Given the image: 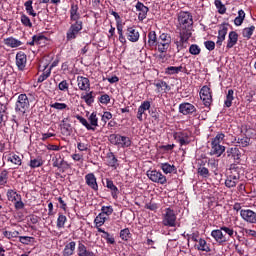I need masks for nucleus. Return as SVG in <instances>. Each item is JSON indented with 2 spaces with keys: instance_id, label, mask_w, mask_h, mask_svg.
<instances>
[{
  "instance_id": "nucleus-1",
  "label": "nucleus",
  "mask_w": 256,
  "mask_h": 256,
  "mask_svg": "<svg viewBox=\"0 0 256 256\" xmlns=\"http://www.w3.org/2000/svg\"><path fill=\"white\" fill-rule=\"evenodd\" d=\"M178 23L180 27V42H177V47L189 41L192 35L191 31H193V15L190 12H179Z\"/></svg>"
},
{
  "instance_id": "nucleus-2",
  "label": "nucleus",
  "mask_w": 256,
  "mask_h": 256,
  "mask_svg": "<svg viewBox=\"0 0 256 256\" xmlns=\"http://www.w3.org/2000/svg\"><path fill=\"white\" fill-rule=\"evenodd\" d=\"M70 21L74 23L71 24L67 31V41H73V39H77L79 31L83 29V21H81V13H79V5L75 3H72L70 7Z\"/></svg>"
},
{
  "instance_id": "nucleus-3",
  "label": "nucleus",
  "mask_w": 256,
  "mask_h": 256,
  "mask_svg": "<svg viewBox=\"0 0 256 256\" xmlns=\"http://www.w3.org/2000/svg\"><path fill=\"white\" fill-rule=\"evenodd\" d=\"M225 139V134L219 133L211 141L210 155H215L216 157H221L225 153V146L221 145V141Z\"/></svg>"
},
{
  "instance_id": "nucleus-4",
  "label": "nucleus",
  "mask_w": 256,
  "mask_h": 256,
  "mask_svg": "<svg viewBox=\"0 0 256 256\" xmlns=\"http://www.w3.org/2000/svg\"><path fill=\"white\" fill-rule=\"evenodd\" d=\"M162 225L164 227H176L177 226V214L171 208H166L162 215Z\"/></svg>"
},
{
  "instance_id": "nucleus-5",
  "label": "nucleus",
  "mask_w": 256,
  "mask_h": 256,
  "mask_svg": "<svg viewBox=\"0 0 256 256\" xmlns=\"http://www.w3.org/2000/svg\"><path fill=\"white\" fill-rule=\"evenodd\" d=\"M109 141L112 143V145L122 147L123 149L131 147V138L122 136L121 134H111L109 136Z\"/></svg>"
},
{
  "instance_id": "nucleus-6",
  "label": "nucleus",
  "mask_w": 256,
  "mask_h": 256,
  "mask_svg": "<svg viewBox=\"0 0 256 256\" xmlns=\"http://www.w3.org/2000/svg\"><path fill=\"white\" fill-rule=\"evenodd\" d=\"M156 47L159 53H167L169 47H171V35L167 33H162L158 37Z\"/></svg>"
},
{
  "instance_id": "nucleus-7",
  "label": "nucleus",
  "mask_w": 256,
  "mask_h": 256,
  "mask_svg": "<svg viewBox=\"0 0 256 256\" xmlns=\"http://www.w3.org/2000/svg\"><path fill=\"white\" fill-rule=\"evenodd\" d=\"M27 109H29V98H27V95L25 94H20L15 105V111L16 113L23 115L27 112Z\"/></svg>"
},
{
  "instance_id": "nucleus-8",
  "label": "nucleus",
  "mask_w": 256,
  "mask_h": 256,
  "mask_svg": "<svg viewBox=\"0 0 256 256\" xmlns=\"http://www.w3.org/2000/svg\"><path fill=\"white\" fill-rule=\"evenodd\" d=\"M147 177L150 181H153V183H159L160 185H165V183H167V177L157 170H148Z\"/></svg>"
},
{
  "instance_id": "nucleus-9",
  "label": "nucleus",
  "mask_w": 256,
  "mask_h": 256,
  "mask_svg": "<svg viewBox=\"0 0 256 256\" xmlns=\"http://www.w3.org/2000/svg\"><path fill=\"white\" fill-rule=\"evenodd\" d=\"M229 24H222L219 27L217 41H216V47L221 48L223 45V41H225V37H227V31H229Z\"/></svg>"
},
{
  "instance_id": "nucleus-10",
  "label": "nucleus",
  "mask_w": 256,
  "mask_h": 256,
  "mask_svg": "<svg viewBox=\"0 0 256 256\" xmlns=\"http://www.w3.org/2000/svg\"><path fill=\"white\" fill-rule=\"evenodd\" d=\"M200 98L202 99L204 105L207 107L211 105L213 97L211 96V88L209 86H203L200 90Z\"/></svg>"
},
{
  "instance_id": "nucleus-11",
  "label": "nucleus",
  "mask_w": 256,
  "mask_h": 256,
  "mask_svg": "<svg viewBox=\"0 0 256 256\" xmlns=\"http://www.w3.org/2000/svg\"><path fill=\"white\" fill-rule=\"evenodd\" d=\"M179 113L182 115H193V113H197V108L189 102H184L179 105Z\"/></svg>"
},
{
  "instance_id": "nucleus-12",
  "label": "nucleus",
  "mask_w": 256,
  "mask_h": 256,
  "mask_svg": "<svg viewBox=\"0 0 256 256\" xmlns=\"http://www.w3.org/2000/svg\"><path fill=\"white\" fill-rule=\"evenodd\" d=\"M174 139L179 142L180 147H183L184 145H189V143H191V140H189V133L185 131L175 132Z\"/></svg>"
},
{
  "instance_id": "nucleus-13",
  "label": "nucleus",
  "mask_w": 256,
  "mask_h": 256,
  "mask_svg": "<svg viewBox=\"0 0 256 256\" xmlns=\"http://www.w3.org/2000/svg\"><path fill=\"white\" fill-rule=\"evenodd\" d=\"M211 237H213V239L216 241V243H219V245H223V243H227V241H229L227 236L223 234V230H221V228L212 230Z\"/></svg>"
},
{
  "instance_id": "nucleus-14",
  "label": "nucleus",
  "mask_w": 256,
  "mask_h": 256,
  "mask_svg": "<svg viewBox=\"0 0 256 256\" xmlns=\"http://www.w3.org/2000/svg\"><path fill=\"white\" fill-rule=\"evenodd\" d=\"M136 11H138V19L139 21H145L147 19V14L149 13V7L145 6V4L141 2H137L136 5Z\"/></svg>"
},
{
  "instance_id": "nucleus-15",
  "label": "nucleus",
  "mask_w": 256,
  "mask_h": 256,
  "mask_svg": "<svg viewBox=\"0 0 256 256\" xmlns=\"http://www.w3.org/2000/svg\"><path fill=\"white\" fill-rule=\"evenodd\" d=\"M240 216L244 221H247V223H256V213L253 210H241Z\"/></svg>"
},
{
  "instance_id": "nucleus-16",
  "label": "nucleus",
  "mask_w": 256,
  "mask_h": 256,
  "mask_svg": "<svg viewBox=\"0 0 256 256\" xmlns=\"http://www.w3.org/2000/svg\"><path fill=\"white\" fill-rule=\"evenodd\" d=\"M86 185L93 189V191H99V185L97 184V177L95 174L89 173L85 176Z\"/></svg>"
},
{
  "instance_id": "nucleus-17",
  "label": "nucleus",
  "mask_w": 256,
  "mask_h": 256,
  "mask_svg": "<svg viewBox=\"0 0 256 256\" xmlns=\"http://www.w3.org/2000/svg\"><path fill=\"white\" fill-rule=\"evenodd\" d=\"M77 85L80 91H89L91 89V82L89 81V78L78 76L77 77Z\"/></svg>"
},
{
  "instance_id": "nucleus-18",
  "label": "nucleus",
  "mask_w": 256,
  "mask_h": 256,
  "mask_svg": "<svg viewBox=\"0 0 256 256\" xmlns=\"http://www.w3.org/2000/svg\"><path fill=\"white\" fill-rule=\"evenodd\" d=\"M126 37L131 43H137L139 41V31L135 27H128L126 30Z\"/></svg>"
},
{
  "instance_id": "nucleus-19",
  "label": "nucleus",
  "mask_w": 256,
  "mask_h": 256,
  "mask_svg": "<svg viewBox=\"0 0 256 256\" xmlns=\"http://www.w3.org/2000/svg\"><path fill=\"white\" fill-rule=\"evenodd\" d=\"M239 179H240L239 174H230L229 176H227V178L225 180V186L228 189L237 187V184L239 183Z\"/></svg>"
},
{
  "instance_id": "nucleus-20",
  "label": "nucleus",
  "mask_w": 256,
  "mask_h": 256,
  "mask_svg": "<svg viewBox=\"0 0 256 256\" xmlns=\"http://www.w3.org/2000/svg\"><path fill=\"white\" fill-rule=\"evenodd\" d=\"M149 109H151V102H142V104L138 107L137 119L139 121H143V115L145 114V111H149Z\"/></svg>"
},
{
  "instance_id": "nucleus-21",
  "label": "nucleus",
  "mask_w": 256,
  "mask_h": 256,
  "mask_svg": "<svg viewBox=\"0 0 256 256\" xmlns=\"http://www.w3.org/2000/svg\"><path fill=\"white\" fill-rule=\"evenodd\" d=\"M237 41H239V34H237V32H235V31H231L228 35V41H227L226 48L233 49V47H235V45H237Z\"/></svg>"
},
{
  "instance_id": "nucleus-22",
  "label": "nucleus",
  "mask_w": 256,
  "mask_h": 256,
  "mask_svg": "<svg viewBox=\"0 0 256 256\" xmlns=\"http://www.w3.org/2000/svg\"><path fill=\"white\" fill-rule=\"evenodd\" d=\"M16 65L21 71L25 69V65H27V55L25 53L19 52L16 54Z\"/></svg>"
},
{
  "instance_id": "nucleus-23",
  "label": "nucleus",
  "mask_w": 256,
  "mask_h": 256,
  "mask_svg": "<svg viewBox=\"0 0 256 256\" xmlns=\"http://www.w3.org/2000/svg\"><path fill=\"white\" fill-rule=\"evenodd\" d=\"M4 45H6V47H11V49H15L17 47H21V45H23V42H21L17 38L8 37L4 39Z\"/></svg>"
},
{
  "instance_id": "nucleus-24",
  "label": "nucleus",
  "mask_w": 256,
  "mask_h": 256,
  "mask_svg": "<svg viewBox=\"0 0 256 256\" xmlns=\"http://www.w3.org/2000/svg\"><path fill=\"white\" fill-rule=\"evenodd\" d=\"M226 153L227 157H232L234 161H241V150L237 147L228 148Z\"/></svg>"
},
{
  "instance_id": "nucleus-25",
  "label": "nucleus",
  "mask_w": 256,
  "mask_h": 256,
  "mask_svg": "<svg viewBox=\"0 0 256 256\" xmlns=\"http://www.w3.org/2000/svg\"><path fill=\"white\" fill-rule=\"evenodd\" d=\"M77 251L78 256H95V253H93L91 250H88L87 246L81 242L78 243Z\"/></svg>"
},
{
  "instance_id": "nucleus-26",
  "label": "nucleus",
  "mask_w": 256,
  "mask_h": 256,
  "mask_svg": "<svg viewBox=\"0 0 256 256\" xmlns=\"http://www.w3.org/2000/svg\"><path fill=\"white\" fill-rule=\"evenodd\" d=\"M75 241H71L68 244L65 245L64 250L62 252L63 256H71L75 253V247H76Z\"/></svg>"
},
{
  "instance_id": "nucleus-27",
  "label": "nucleus",
  "mask_w": 256,
  "mask_h": 256,
  "mask_svg": "<svg viewBox=\"0 0 256 256\" xmlns=\"http://www.w3.org/2000/svg\"><path fill=\"white\" fill-rule=\"evenodd\" d=\"M98 233H103L102 239H105L106 243H108L109 245H115V237H113V234H110L102 228H98Z\"/></svg>"
},
{
  "instance_id": "nucleus-28",
  "label": "nucleus",
  "mask_w": 256,
  "mask_h": 256,
  "mask_svg": "<svg viewBox=\"0 0 256 256\" xmlns=\"http://www.w3.org/2000/svg\"><path fill=\"white\" fill-rule=\"evenodd\" d=\"M106 187L111 191V195L114 199H117L119 196V188L115 186V184L112 182V180L106 179Z\"/></svg>"
},
{
  "instance_id": "nucleus-29",
  "label": "nucleus",
  "mask_w": 256,
  "mask_h": 256,
  "mask_svg": "<svg viewBox=\"0 0 256 256\" xmlns=\"http://www.w3.org/2000/svg\"><path fill=\"white\" fill-rule=\"evenodd\" d=\"M33 45H40L41 47H45V45H47V37L42 34L34 35Z\"/></svg>"
},
{
  "instance_id": "nucleus-30",
  "label": "nucleus",
  "mask_w": 256,
  "mask_h": 256,
  "mask_svg": "<svg viewBox=\"0 0 256 256\" xmlns=\"http://www.w3.org/2000/svg\"><path fill=\"white\" fill-rule=\"evenodd\" d=\"M160 168L166 175H169V173H177V168L175 167V165H171L169 163L160 164Z\"/></svg>"
},
{
  "instance_id": "nucleus-31",
  "label": "nucleus",
  "mask_w": 256,
  "mask_h": 256,
  "mask_svg": "<svg viewBox=\"0 0 256 256\" xmlns=\"http://www.w3.org/2000/svg\"><path fill=\"white\" fill-rule=\"evenodd\" d=\"M105 221H107V217L105 215L101 214V212H100L94 219V223L96 225L97 231H99V229H101V227H103V225H105Z\"/></svg>"
},
{
  "instance_id": "nucleus-32",
  "label": "nucleus",
  "mask_w": 256,
  "mask_h": 256,
  "mask_svg": "<svg viewBox=\"0 0 256 256\" xmlns=\"http://www.w3.org/2000/svg\"><path fill=\"white\" fill-rule=\"evenodd\" d=\"M159 38H157V33L155 31H150L148 33V45L149 47H157V41Z\"/></svg>"
},
{
  "instance_id": "nucleus-33",
  "label": "nucleus",
  "mask_w": 256,
  "mask_h": 256,
  "mask_svg": "<svg viewBox=\"0 0 256 256\" xmlns=\"http://www.w3.org/2000/svg\"><path fill=\"white\" fill-rule=\"evenodd\" d=\"M183 71V66H169L165 69L166 75H178V73H181Z\"/></svg>"
},
{
  "instance_id": "nucleus-34",
  "label": "nucleus",
  "mask_w": 256,
  "mask_h": 256,
  "mask_svg": "<svg viewBox=\"0 0 256 256\" xmlns=\"http://www.w3.org/2000/svg\"><path fill=\"white\" fill-rule=\"evenodd\" d=\"M198 251H204L205 253H209L211 251V248L207 244V241L205 239L200 238L198 240Z\"/></svg>"
},
{
  "instance_id": "nucleus-35",
  "label": "nucleus",
  "mask_w": 256,
  "mask_h": 256,
  "mask_svg": "<svg viewBox=\"0 0 256 256\" xmlns=\"http://www.w3.org/2000/svg\"><path fill=\"white\" fill-rule=\"evenodd\" d=\"M233 95H235L233 89L228 90L226 100L224 101V107H231V105H233V100L235 99V96Z\"/></svg>"
},
{
  "instance_id": "nucleus-36",
  "label": "nucleus",
  "mask_w": 256,
  "mask_h": 256,
  "mask_svg": "<svg viewBox=\"0 0 256 256\" xmlns=\"http://www.w3.org/2000/svg\"><path fill=\"white\" fill-rule=\"evenodd\" d=\"M155 87L158 89V92L164 91V93H167V91H171V86L167 84L165 81H158L154 83Z\"/></svg>"
},
{
  "instance_id": "nucleus-37",
  "label": "nucleus",
  "mask_w": 256,
  "mask_h": 256,
  "mask_svg": "<svg viewBox=\"0 0 256 256\" xmlns=\"http://www.w3.org/2000/svg\"><path fill=\"white\" fill-rule=\"evenodd\" d=\"M243 21H245V11L239 10L238 16L234 19V24L236 27H241V25H243Z\"/></svg>"
},
{
  "instance_id": "nucleus-38",
  "label": "nucleus",
  "mask_w": 256,
  "mask_h": 256,
  "mask_svg": "<svg viewBox=\"0 0 256 256\" xmlns=\"http://www.w3.org/2000/svg\"><path fill=\"white\" fill-rule=\"evenodd\" d=\"M208 167L211 169L214 175H218L219 162H217L215 159H210L208 160Z\"/></svg>"
},
{
  "instance_id": "nucleus-39",
  "label": "nucleus",
  "mask_w": 256,
  "mask_h": 256,
  "mask_svg": "<svg viewBox=\"0 0 256 256\" xmlns=\"http://www.w3.org/2000/svg\"><path fill=\"white\" fill-rule=\"evenodd\" d=\"M81 99H83L85 103L88 105H93V103H95V97L93 96V91H90L85 95H82Z\"/></svg>"
},
{
  "instance_id": "nucleus-40",
  "label": "nucleus",
  "mask_w": 256,
  "mask_h": 256,
  "mask_svg": "<svg viewBox=\"0 0 256 256\" xmlns=\"http://www.w3.org/2000/svg\"><path fill=\"white\" fill-rule=\"evenodd\" d=\"M254 32H255V26L244 28L242 31V37H244L245 39H251Z\"/></svg>"
},
{
  "instance_id": "nucleus-41",
  "label": "nucleus",
  "mask_w": 256,
  "mask_h": 256,
  "mask_svg": "<svg viewBox=\"0 0 256 256\" xmlns=\"http://www.w3.org/2000/svg\"><path fill=\"white\" fill-rule=\"evenodd\" d=\"M76 119L81 123V125H83L84 127H86V129L88 131H95V128H93V126H91V124H89V122L87 121V119H85L83 116H76Z\"/></svg>"
},
{
  "instance_id": "nucleus-42",
  "label": "nucleus",
  "mask_w": 256,
  "mask_h": 256,
  "mask_svg": "<svg viewBox=\"0 0 256 256\" xmlns=\"http://www.w3.org/2000/svg\"><path fill=\"white\" fill-rule=\"evenodd\" d=\"M50 107L51 109H56L57 111H65V109H69L67 104L59 102L50 103Z\"/></svg>"
},
{
  "instance_id": "nucleus-43",
  "label": "nucleus",
  "mask_w": 256,
  "mask_h": 256,
  "mask_svg": "<svg viewBox=\"0 0 256 256\" xmlns=\"http://www.w3.org/2000/svg\"><path fill=\"white\" fill-rule=\"evenodd\" d=\"M107 159H108V165L109 167H117V157H115V154H113L112 152H110L107 155Z\"/></svg>"
},
{
  "instance_id": "nucleus-44",
  "label": "nucleus",
  "mask_w": 256,
  "mask_h": 256,
  "mask_svg": "<svg viewBox=\"0 0 256 256\" xmlns=\"http://www.w3.org/2000/svg\"><path fill=\"white\" fill-rule=\"evenodd\" d=\"M120 238L122 241H129V239H131V231H129V228L120 231Z\"/></svg>"
},
{
  "instance_id": "nucleus-45",
  "label": "nucleus",
  "mask_w": 256,
  "mask_h": 256,
  "mask_svg": "<svg viewBox=\"0 0 256 256\" xmlns=\"http://www.w3.org/2000/svg\"><path fill=\"white\" fill-rule=\"evenodd\" d=\"M67 222V216L63 214H59L57 219V227L58 229H63L65 227V223Z\"/></svg>"
},
{
  "instance_id": "nucleus-46",
  "label": "nucleus",
  "mask_w": 256,
  "mask_h": 256,
  "mask_svg": "<svg viewBox=\"0 0 256 256\" xmlns=\"http://www.w3.org/2000/svg\"><path fill=\"white\" fill-rule=\"evenodd\" d=\"M88 121L90 122L91 127H98L99 118H97V113L93 112L89 116Z\"/></svg>"
},
{
  "instance_id": "nucleus-47",
  "label": "nucleus",
  "mask_w": 256,
  "mask_h": 256,
  "mask_svg": "<svg viewBox=\"0 0 256 256\" xmlns=\"http://www.w3.org/2000/svg\"><path fill=\"white\" fill-rule=\"evenodd\" d=\"M51 77V68L45 70L39 77H38V83H43V81L49 79Z\"/></svg>"
},
{
  "instance_id": "nucleus-48",
  "label": "nucleus",
  "mask_w": 256,
  "mask_h": 256,
  "mask_svg": "<svg viewBox=\"0 0 256 256\" xmlns=\"http://www.w3.org/2000/svg\"><path fill=\"white\" fill-rule=\"evenodd\" d=\"M8 161H10V163H13L14 165H21V157H19L17 154H10L8 157Z\"/></svg>"
},
{
  "instance_id": "nucleus-49",
  "label": "nucleus",
  "mask_w": 256,
  "mask_h": 256,
  "mask_svg": "<svg viewBox=\"0 0 256 256\" xmlns=\"http://www.w3.org/2000/svg\"><path fill=\"white\" fill-rule=\"evenodd\" d=\"M100 213L104 216L106 215L107 217L113 215V206H102Z\"/></svg>"
},
{
  "instance_id": "nucleus-50",
  "label": "nucleus",
  "mask_w": 256,
  "mask_h": 256,
  "mask_svg": "<svg viewBox=\"0 0 256 256\" xmlns=\"http://www.w3.org/2000/svg\"><path fill=\"white\" fill-rule=\"evenodd\" d=\"M52 163H53V167H57L58 169H61L63 158H61V155H56L54 158H52Z\"/></svg>"
},
{
  "instance_id": "nucleus-51",
  "label": "nucleus",
  "mask_w": 256,
  "mask_h": 256,
  "mask_svg": "<svg viewBox=\"0 0 256 256\" xmlns=\"http://www.w3.org/2000/svg\"><path fill=\"white\" fill-rule=\"evenodd\" d=\"M7 179H9V172H7V170H3L0 173V185H5L7 183Z\"/></svg>"
},
{
  "instance_id": "nucleus-52",
  "label": "nucleus",
  "mask_w": 256,
  "mask_h": 256,
  "mask_svg": "<svg viewBox=\"0 0 256 256\" xmlns=\"http://www.w3.org/2000/svg\"><path fill=\"white\" fill-rule=\"evenodd\" d=\"M3 235H4V237H6V239H15V237L19 236V232H17V231H4Z\"/></svg>"
},
{
  "instance_id": "nucleus-53",
  "label": "nucleus",
  "mask_w": 256,
  "mask_h": 256,
  "mask_svg": "<svg viewBox=\"0 0 256 256\" xmlns=\"http://www.w3.org/2000/svg\"><path fill=\"white\" fill-rule=\"evenodd\" d=\"M250 141H251V138L249 137H243V138L237 139V143H239V145H241L242 147H248Z\"/></svg>"
},
{
  "instance_id": "nucleus-54",
  "label": "nucleus",
  "mask_w": 256,
  "mask_h": 256,
  "mask_svg": "<svg viewBox=\"0 0 256 256\" xmlns=\"http://www.w3.org/2000/svg\"><path fill=\"white\" fill-rule=\"evenodd\" d=\"M198 174L200 177L207 178V177H209V169L206 167H199Z\"/></svg>"
},
{
  "instance_id": "nucleus-55",
  "label": "nucleus",
  "mask_w": 256,
  "mask_h": 256,
  "mask_svg": "<svg viewBox=\"0 0 256 256\" xmlns=\"http://www.w3.org/2000/svg\"><path fill=\"white\" fill-rule=\"evenodd\" d=\"M189 53H191V55H199L201 48H199L197 44H192L189 48Z\"/></svg>"
},
{
  "instance_id": "nucleus-56",
  "label": "nucleus",
  "mask_w": 256,
  "mask_h": 256,
  "mask_svg": "<svg viewBox=\"0 0 256 256\" xmlns=\"http://www.w3.org/2000/svg\"><path fill=\"white\" fill-rule=\"evenodd\" d=\"M215 6L217 7V9H218L219 13H221V15H223V13H225V11H227V9L225 8V5H223L221 0H216Z\"/></svg>"
},
{
  "instance_id": "nucleus-57",
  "label": "nucleus",
  "mask_w": 256,
  "mask_h": 256,
  "mask_svg": "<svg viewBox=\"0 0 256 256\" xmlns=\"http://www.w3.org/2000/svg\"><path fill=\"white\" fill-rule=\"evenodd\" d=\"M21 23L24 24L25 27H33V24L31 23V19H29L25 14L21 16Z\"/></svg>"
},
{
  "instance_id": "nucleus-58",
  "label": "nucleus",
  "mask_w": 256,
  "mask_h": 256,
  "mask_svg": "<svg viewBox=\"0 0 256 256\" xmlns=\"http://www.w3.org/2000/svg\"><path fill=\"white\" fill-rule=\"evenodd\" d=\"M220 228H221V231H224V233L228 235V237H233V235H235V231L233 230V228L226 227V226H222Z\"/></svg>"
},
{
  "instance_id": "nucleus-59",
  "label": "nucleus",
  "mask_w": 256,
  "mask_h": 256,
  "mask_svg": "<svg viewBox=\"0 0 256 256\" xmlns=\"http://www.w3.org/2000/svg\"><path fill=\"white\" fill-rule=\"evenodd\" d=\"M24 5H25L27 13H29V15H33V1L28 0L25 2Z\"/></svg>"
},
{
  "instance_id": "nucleus-60",
  "label": "nucleus",
  "mask_w": 256,
  "mask_h": 256,
  "mask_svg": "<svg viewBox=\"0 0 256 256\" xmlns=\"http://www.w3.org/2000/svg\"><path fill=\"white\" fill-rule=\"evenodd\" d=\"M58 89L60 91H69V83H67V80H63L58 84Z\"/></svg>"
},
{
  "instance_id": "nucleus-61",
  "label": "nucleus",
  "mask_w": 256,
  "mask_h": 256,
  "mask_svg": "<svg viewBox=\"0 0 256 256\" xmlns=\"http://www.w3.org/2000/svg\"><path fill=\"white\" fill-rule=\"evenodd\" d=\"M19 241H20V243H23V245H29V243H31V241H33V237L20 236Z\"/></svg>"
},
{
  "instance_id": "nucleus-62",
  "label": "nucleus",
  "mask_w": 256,
  "mask_h": 256,
  "mask_svg": "<svg viewBox=\"0 0 256 256\" xmlns=\"http://www.w3.org/2000/svg\"><path fill=\"white\" fill-rule=\"evenodd\" d=\"M7 197H8V199H9L10 201H17L18 195H17V192H15V191H13V190H9V191L7 192Z\"/></svg>"
},
{
  "instance_id": "nucleus-63",
  "label": "nucleus",
  "mask_w": 256,
  "mask_h": 256,
  "mask_svg": "<svg viewBox=\"0 0 256 256\" xmlns=\"http://www.w3.org/2000/svg\"><path fill=\"white\" fill-rule=\"evenodd\" d=\"M204 45L208 51H214L215 50V43L211 40H208L204 42Z\"/></svg>"
},
{
  "instance_id": "nucleus-64",
  "label": "nucleus",
  "mask_w": 256,
  "mask_h": 256,
  "mask_svg": "<svg viewBox=\"0 0 256 256\" xmlns=\"http://www.w3.org/2000/svg\"><path fill=\"white\" fill-rule=\"evenodd\" d=\"M43 165V158L38 156L36 159L33 160V167H41Z\"/></svg>"
}]
</instances>
